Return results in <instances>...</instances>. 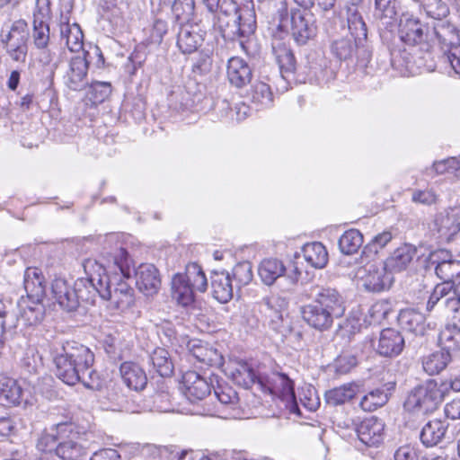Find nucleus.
Masks as SVG:
<instances>
[{
	"instance_id": "nucleus-42",
	"label": "nucleus",
	"mask_w": 460,
	"mask_h": 460,
	"mask_svg": "<svg viewBox=\"0 0 460 460\" xmlns=\"http://www.w3.org/2000/svg\"><path fill=\"white\" fill-rule=\"evenodd\" d=\"M302 252L305 260L314 268L322 269L328 261V252L319 242L305 244Z\"/></svg>"
},
{
	"instance_id": "nucleus-50",
	"label": "nucleus",
	"mask_w": 460,
	"mask_h": 460,
	"mask_svg": "<svg viewBox=\"0 0 460 460\" xmlns=\"http://www.w3.org/2000/svg\"><path fill=\"white\" fill-rule=\"evenodd\" d=\"M423 9L426 14L435 20H443L449 14V6L443 0H425Z\"/></svg>"
},
{
	"instance_id": "nucleus-23",
	"label": "nucleus",
	"mask_w": 460,
	"mask_h": 460,
	"mask_svg": "<svg viewBox=\"0 0 460 460\" xmlns=\"http://www.w3.org/2000/svg\"><path fill=\"white\" fill-rule=\"evenodd\" d=\"M367 271L364 284L367 289L380 292L392 286L394 277L385 263L380 266L371 264Z\"/></svg>"
},
{
	"instance_id": "nucleus-15",
	"label": "nucleus",
	"mask_w": 460,
	"mask_h": 460,
	"mask_svg": "<svg viewBox=\"0 0 460 460\" xmlns=\"http://www.w3.org/2000/svg\"><path fill=\"white\" fill-rule=\"evenodd\" d=\"M89 62L85 57L76 56L70 59L63 76L64 84L72 91H82L88 86Z\"/></svg>"
},
{
	"instance_id": "nucleus-4",
	"label": "nucleus",
	"mask_w": 460,
	"mask_h": 460,
	"mask_svg": "<svg viewBox=\"0 0 460 460\" xmlns=\"http://www.w3.org/2000/svg\"><path fill=\"white\" fill-rule=\"evenodd\" d=\"M443 397V392L438 383L429 379L410 391L403 406L408 411L429 413L438 407Z\"/></svg>"
},
{
	"instance_id": "nucleus-62",
	"label": "nucleus",
	"mask_w": 460,
	"mask_h": 460,
	"mask_svg": "<svg viewBox=\"0 0 460 460\" xmlns=\"http://www.w3.org/2000/svg\"><path fill=\"white\" fill-rule=\"evenodd\" d=\"M392 311L391 304L386 300L376 302L369 309V315L376 323H381L387 319Z\"/></svg>"
},
{
	"instance_id": "nucleus-7",
	"label": "nucleus",
	"mask_w": 460,
	"mask_h": 460,
	"mask_svg": "<svg viewBox=\"0 0 460 460\" xmlns=\"http://www.w3.org/2000/svg\"><path fill=\"white\" fill-rule=\"evenodd\" d=\"M57 433L61 442L56 448V456L64 460H81L86 456L85 447L82 444L84 433L78 426L72 422H63L56 425Z\"/></svg>"
},
{
	"instance_id": "nucleus-30",
	"label": "nucleus",
	"mask_w": 460,
	"mask_h": 460,
	"mask_svg": "<svg viewBox=\"0 0 460 460\" xmlns=\"http://www.w3.org/2000/svg\"><path fill=\"white\" fill-rule=\"evenodd\" d=\"M213 296L220 303H227L233 297L234 286L231 275L226 271L214 272L211 276Z\"/></svg>"
},
{
	"instance_id": "nucleus-57",
	"label": "nucleus",
	"mask_w": 460,
	"mask_h": 460,
	"mask_svg": "<svg viewBox=\"0 0 460 460\" xmlns=\"http://www.w3.org/2000/svg\"><path fill=\"white\" fill-rule=\"evenodd\" d=\"M252 99L262 107H269L272 102V93L268 84L260 82L254 85Z\"/></svg>"
},
{
	"instance_id": "nucleus-6",
	"label": "nucleus",
	"mask_w": 460,
	"mask_h": 460,
	"mask_svg": "<svg viewBox=\"0 0 460 460\" xmlns=\"http://www.w3.org/2000/svg\"><path fill=\"white\" fill-rule=\"evenodd\" d=\"M49 0H37L36 9L33 12L32 29L30 35L33 47L44 52L41 61L45 64H49L52 60V56L49 52V46L51 45L50 28L45 20L49 16Z\"/></svg>"
},
{
	"instance_id": "nucleus-18",
	"label": "nucleus",
	"mask_w": 460,
	"mask_h": 460,
	"mask_svg": "<svg viewBox=\"0 0 460 460\" xmlns=\"http://www.w3.org/2000/svg\"><path fill=\"white\" fill-rule=\"evenodd\" d=\"M359 440L368 446L376 447L384 439L385 423L381 419L372 416L363 420L357 427Z\"/></svg>"
},
{
	"instance_id": "nucleus-1",
	"label": "nucleus",
	"mask_w": 460,
	"mask_h": 460,
	"mask_svg": "<svg viewBox=\"0 0 460 460\" xmlns=\"http://www.w3.org/2000/svg\"><path fill=\"white\" fill-rule=\"evenodd\" d=\"M94 355L91 349L75 341L64 342L54 358L56 375L65 384L82 383L92 390H101L102 382L93 369Z\"/></svg>"
},
{
	"instance_id": "nucleus-59",
	"label": "nucleus",
	"mask_w": 460,
	"mask_h": 460,
	"mask_svg": "<svg viewBox=\"0 0 460 460\" xmlns=\"http://www.w3.org/2000/svg\"><path fill=\"white\" fill-rule=\"evenodd\" d=\"M190 351L192 356L197 358L199 362L211 365L215 361V357L217 356V350L208 349L199 342L194 341Z\"/></svg>"
},
{
	"instance_id": "nucleus-32",
	"label": "nucleus",
	"mask_w": 460,
	"mask_h": 460,
	"mask_svg": "<svg viewBox=\"0 0 460 460\" xmlns=\"http://www.w3.org/2000/svg\"><path fill=\"white\" fill-rule=\"evenodd\" d=\"M425 320L424 314L413 308L402 309L398 315L401 327L416 335L425 334Z\"/></svg>"
},
{
	"instance_id": "nucleus-22",
	"label": "nucleus",
	"mask_w": 460,
	"mask_h": 460,
	"mask_svg": "<svg viewBox=\"0 0 460 460\" xmlns=\"http://www.w3.org/2000/svg\"><path fill=\"white\" fill-rule=\"evenodd\" d=\"M184 395L191 402L201 401L210 394V385L194 371L183 375Z\"/></svg>"
},
{
	"instance_id": "nucleus-52",
	"label": "nucleus",
	"mask_w": 460,
	"mask_h": 460,
	"mask_svg": "<svg viewBox=\"0 0 460 460\" xmlns=\"http://www.w3.org/2000/svg\"><path fill=\"white\" fill-rule=\"evenodd\" d=\"M356 45L348 38L334 40L331 44L332 53L341 60H346L352 57Z\"/></svg>"
},
{
	"instance_id": "nucleus-64",
	"label": "nucleus",
	"mask_w": 460,
	"mask_h": 460,
	"mask_svg": "<svg viewBox=\"0 0 460 460\" xmlns=\"http://www.w3.org/2000/svg\"><path fill=\"white\" fill-rule=\"evenodd\" d=\"M449 49L441 58L444 63H448L454 71L460 75V45L452 43Z\"/></svg>"
},
{
	"instance_id": "nucleus-13",
	"label": "nucleus",
	"mask_w": 460,
	"mask_h": 460,
	"mask_svg": "<svg viewBox=\"0 0 460 460\" xmlns=\"http://www.w3.org/2000/svg\"><path fill=\"white\" fill-rule=\"evenodd\" d=\"M90 267H97L96 272L91 274L88 279H81L75 282L77 296V306L81 301L86 303H93L96 295H99V279H102L104 276H108V274L105 273V270L96 261H88L84 264L85 271Z\"/></svg>"
},
{
	"instance_id": "nucleus-19",
	"label": "nucleus",
	"mask_w": 460,
	"mask_h": 460,
	"mask_svg": "<svg viewBox=\"0 0 460 460\" xmlns=\"http://www.w3.org/2000/svg\"><path fill=\"white\" fill-rule=\"evenodd\" d=\"M404 344V338L399 331L386 328L380 332L376 351L384 357H397L402 351Z\"/></svg>"
},
{
	"instance_id": "nucleus-43",
	"label": "nucleus",
	"mask_w": 460,
	"mask_h": 460,
	"mask_svg": "<svg viewBox=\"0 0 460 460\" xmlns=\"http://www.w3.org/2000/svg\"><path fill=\"white\" fill-rule=\"evenodd\" d=\"M358 392V386L354 384H346L339 387L328 390L325 394V402L331 406H338L353 399Z\"/></svg>"
},
{
	"instance_id": "nucleus-44",
	"label": "nucleus",
	"mask_w": 460,
	"mask_h": 460,
	"mask_svg": "<svg viewBox=\"0 0 460 460\" xmlns=\"http://www.w3.org/2000/svg\"><path fill=\"white\" fill-rule=\"evenodd\" d=\"M184 278V280L192 288V289L203 293L207 290L208 281L202 268L195 262L186 266L184 273H178Z\"/></svg>"
},
{
	"instance_id": "nucleus-20",
	"label": "nucleus",
	"mask_w": 460,
	"mask_h": 460,
	"mask_svg": "<svg viewBox=\"0 0 460 460\" xmlns=\"http://www.w3.org/2000/svg\"><path fill=\"white\" fill-rule=\"evenodd\" d=\"M395 389L394 382H388L380 387L374 388L364 394L359 402V407L364 411H374L387 403Z\"/></svg>"
},
{
	"instance_id": "nucleus-29",
	"label": "nucleus",
	"mask_w": 460,
	"mask_h": 460,
	"mask_svg": "<svg viewBox=\"0 0 460 460\" xmlns=\"http://www.w3.org/2000/svg\"><path fill=\"white\" fill-rule=\"evenodd\" d=\"M215 395L226 411V418L237 419L241 417L239 398L237 393L228 385H218L214 388Z\"/></svg>"
},
{
	"instance_id": "nucleus-10",
	"label": "nucleus",
	"mask_w": 460,
	"mask_h": 460,
	"mask_svg": "<svg viewBox=\"0 0 460 460\" xmlns=\"http://www.w3.org/2000/svg\"><path fill=\"white\" fill-rule=\"evenodd\" d=\"M291 36L297 45L303 46L316 36L317 26L312 13L295 9L290 13Z\"/></svg>"
},
{
	"instance_id": "nucleus-9",
	"label": "nucleus",
	"mask_w": 460,
	"mask_h": 460,
	"mask_svg": "<svg viewBox=\"0 0 460 460\" xmlns=\"http://www.w3.org/2000/svg\"><path fill=\"white\" fill-rule=\"evenodd\" d=\"M259 387L261 391L276 395L286 402L291 411L297 409L294 382L288 375L279 372L265 374L259 379Z\"/></svg>"
},
{
	"instance_id": "nucleus-11",
	"label": "nucleus",
	"mask_w": 460,
	"mask_h": 460,
	"mask_svg": "<svg viewBox=\"0 0 460 460\" xmlns=\"http://www.w3.org/2000/svg\"><path fill=\"white\" fill-rule=\"evenodd\" d=\"M398 33L401 40L408 46L415 47L428 43L427 26L413 14L402 13Z\"/></svg>"
},
{
	"instance_id": "nucleus-16",
	"label": "nucleus",
	"mask_w": 460,
	"mask_h": 460,
	"mask_svg": "<svg viewBox=\"0 0 460 460\" xmlns=\"http://www.w3.org/2000/svg\"><path fill=\"white\" fill-rule=\"evenodd\" d=\"M136 285L145 296H154L161 288V278L158 270L153 264H141L135 271Z\"/></svg>"
},
{
	"instance_id": "nucleus-48",
	"label": "nucleus",
	"mask_w": 460,
	"mask_h": 460,
	"mask_svg": "<svg viewBox=\"0 0 460 460\" xmlns=\"http://www.w3.org/2000/svg\"><path fill=\"white\" fill-rule=\"evenodd\" d=\"M363 234L358 229H349L344 232L339 239V247L344 254H353L363 244Z\"/></svg>"
},
{
	"instance_id": "nucleus-39",
	"label": "nucleus",
	"mask_w": 460,
	"mask_h": 460,
	"mask_svg": "<svg viewBox=\"0 0 460 460\" xmlns=\"http://www.w3.org/2000/svg\"><path fill=\"white\" fill-rule=\"evenodd\" d=\"M285 270L286 268L281 261L271 258L261 262L258 273L263 283L270 286L284 274Z\"/></svg>"
},
{
	"instance_id": "nucleus-47",
	"label": "nucleus",
	"mask_w": 460,
	"mask_h": 460,
	"mask_svg": "<svg viewBox=\"0 0 460 460\" xmlns=\"http://www.w3.org/2000/svg\"><path fill=\"white\" fill-rule=\"evenodd\" d=\"M396 15L395 0H375L374 19L382 26L393 23Z\"/></svg>"
},
{
	"instance_id": "nucleus-8",
	"label": "nucleus",
	"mask_w": 460,
	"mask_h": 460,
	"mask_svg": "<svg viewBox=\"0 0 460 460\" xmlns=\"http://www.w3.org/2000/svg\"><path fill=\"white\" fill-rule=\"evenodd\" d=\"M99 296L110 301V306L121 313L130 309L135 304L134 290L125 281L113 283L111 277L99 279Z\"/></svg>"
},
{
	"instance_id": "nucleus-45",
	"label": "nucleus",
	"mask_w": 460,
	"mask_h": 460,
	"mask_svg": "<svg viewBox=\"0 0 460 460\" xmlns=\"http://www.w3.org/2000/svg\"><path fill=\"white\" fill-rule=\"evenodd\" d=\"M451 360V355L445 350L433 352L422 358L423 370L429 376L440 373Z\"/></svg>"
},
{
	"instance_id": "nucleus-38",
	"label": "nucleus",
	"mask_w": 460,
	"mask_h": 460,
	"mask_svg": "<svg viewBox=\"0 0 460 460\" xmlns=\"http://www.w3.org/2000/svg\"><path fill=\"white\" fill-rule=\"evenodd\" d=\"M260 3L259 9L262 12L271 13L273 15H276L279 23L277 24V29L281 33L286 32V26L283 24V22L288 21V3L286 0H258Z\"/></svg>"
},
{
	"instance_id": "nucleus-12",
	"label": "nucleus",
	"mask_w": 460,
	"mask_h": 460,
	"mask_svg": "<svg viewBox=\"0 0 460 460\" xmlns=\"http://www.w3.org/2000/svg\"><path fill=\"white\" fill-rule=\"evenodd\" d=\"M346 20L349 31L354 39L358 49H362L365 59L368 60L371 51L368 49L367 42V26L357 6H346Z\"/></svg>"
},
{
	"instance_id": "nucleus-2",
	"label": "nucleus",
	"mask_w": 460,
	"mask_h": 460,
	"mask_svg": "<svg viewBox=\"0 0 460 460\" xmlns=\"http://www.w3.org/2000/svg\"><path fill=\"white\" fill-rule=\"evenodd\" d=\"M346 307L343 297L334 288H322L313 303L303 306L302 317L312 328L324 332L329 330L334 319L341 318Z\"/></svg>"
},
{
	"instance_id": "nucleus-58",
	"label": "nucleus",
	"mask_w": 460,
	"mask_h": 460,
	"mask_svg": "<svg viewBox=\"0 0 460 460\" xmlns=\"http://www.w3.org/2000/svg\"><path fill=\"white\" fill-rule=\"evenodd\" d=\"M392 234L389 231H385L377 234L364 247L363 254L367 257L376 255L380 249H383L392 240Z\"/></svg>"
},
{
	"instance_id": "nucleus-37",
	"label": "nucleus",
	"mask_w": 460,
	"mask_h": 460,
	"mask_svg": "<svg viewBox=\"0 0 460 460\" xmlns=\"http://www.w3.org/2000/svg\"><path fill=\"white\" fill-rule=\"evenodd\" d=\"M284 301L279 297L271 296L263 298L260 304L261 312L269 319V323L272 329L279 328L282 321V305Z\"/></svg>"
},
{
	"instance_id": "nucleus-53",
	"label": "nucleus",
	"mask_w": 460,
	"mask_h": 460,
	"mask_svg": "<svg viewBox=\"0 0 460 460\" xmlns=\"http://www.w3.org/2000/svg\"><path fill=\"white\" fill-rule=\"evenodd\" d=\"M252 277V267L249 261L239 262L233 269V278L235 281V287L238 288L248 285Z\"/></svg>"
},
{
	"instance_id": "nucleus-63",
	"label": "nucleus",
	"mask_w": 460,
	"mask_h": 460,
	"mask_svg": "<svg viewBox=\"0 0 460 460\" xmlns=\"http://www.w3.org/2000/svg\"><path fill=\"white\" fill-rule=\"evenodd\" d=\"M113 263L118 267L124 278L130 277V259L128 258V253L126 249L120 248L117 251L113 257Z\"/></svg>"
},
{
	"instance_id": "nucleus-35",
	"label": "nucleus",
	"mask_w": 460,
	"mask_h": 460,
	"mask_svg": "<svg viewBox=\"0 0 460 460\" xmlns=\"http://www.w3.org/2000/svg\"><path fill=\"white\" fill-rule=\"evenodd\" d=\"M415 253V248L411 245L404 244L397 248L393 254L387 258L385 264L391 272H400L407 268L412 261Z\"/></svg>"
},
{
	"instance_id": "nucleus-28",
	"label": "nucleus",
	"mask_w": 460,
	"mask_h": 460,
	"mask_svg": "<svg viewBox=\"0 0 460 460\" xmlns=\"http://www.w3.org/2000/svg\"><path fill=\"white\" fill-rule=\"evenodd\" d=\"M119 371L124 384L129 389L138 391L144 389L146 385V375L137 364L124 362L121 364Z\"/></svg>"
},
{
	"instance_id": "nucleus-41",
	"label": "nucleus",
	"mask_w": 460,
	"mask_h": 460,
	"mask_svg": "<svg viewBox=\"0 0 460 460\" xmlns=\"http://www.w3.org/2000/svg\"><path fill=\"white\" fill-rule=\"evenodd\" d=\"M438 341L442 349L449 354L451 351H459L460 325L456 323L447 324L439 332Z\"/></svg>"
},
{
	"instance_id": "nucleus-17",
	"label": "nucleus",
	"mask_w": 460,
	"mask_h": 460,
	"mask_svg": "<svg viewBox=\"0 0 460 460\" xmlns=\"http://www.w3.org/2000/svg\"><path fill=\"white\" fill-rule=\"evenodd\" d=\"M434 226L439 237L449 242L460 231V206L438 214Z\"/></svg>"
},
{
	"instance_id": "nucleus-61",
	"label": "nucleus",
	"mask_w": 460,
	"mask_h": 460,
	"mask_svg": "<svg viewBox=\"0 0 460 460\" xmlns=\"http://www.w3.org/2000/svg\"><path fill=\"white\" fill-rule=\"evenodd\" d=\"M358 364L355 355L348 352L341 354L334 361L333 368L335 373L345 375L349 373Z\"/></svg>"
},
{
	"instance_id": "nucleus-34",
	"label": "nucleus",
	"mask_w": 460,
	"mask_h": 460,
	"mask_svg": "<svg viewBox=\"0 0 460 460\" xmlns=\"http://www.w3.org/2000/svg\"><path fill=\"white\" fill-rule=\"evenodd\" d=\"M84 34L77 23H60V40L71 52H77L83 48Z\"/></svg>"
},
{
	"instance_id": "nucleus-36",
	"label": "nucleus",
	"mask_w": 460,
	"mask_h": 460,
	"mask_svg": "<svg viewBox=\"0 0 460 460\" xmlns=\"http://www.w3.org/2000/svg\"><path fill=\"white\" fill-rule=\"evenodd\" d=\"M22 387L17 381L7 377H0V404L16 405L20 402L22 396Z\"/></svg>"
},
{
	"instance_id": "nucleus-25",
	"label": "nucleus",
	"mask_w": 460,
	"mask_h": 460,
	"mask_svg": "<svg viewBox=\"0 0 460 460\" xmlns=\"http://www.w3.org/2000/svg\"><path fill=\"white\" fill-rule=\"evenodd\" d=\"M24 289L33 304H40L46 295L44 277L37 268H28L24 272Z\"/></svg>"
},
{
	"instance_id": "nucleus-21",
	"label": "nucleus",
	"mask_w": 460,
	"mask_h": 460,
	"mask_svg": "<svg viewBox=\"0 0 460 460\" xmlns=\"http://www.w3.org/2000/svg\"><path fill=\"white\" fill-rule=\"evenodd\" d=\"M51 292L56 302L64 310L72 312L77 308L75 284L72 287L66 279L58 278L52 281Z\"/></svg>"
},
{
	"instance_id": "nucleus-60",
	"label": "nucleus",
	"mask_w": 460,
	"mask_h": 460,
	"mask_svg": "<svg viewBox=\"0 0 460 460\" xmlns=\"http://www.w3.org/2000/svg\"><path fill=\"white\" fill-rule=\"evenodd\" d=\"M172 11L177 21H187L194 11L193 0H174Z\"/></svg>"
},
{
	"instance_id": "nucleus-3",
	"label": "nucleus",
	"mask_w": 460,
	"mask_h": 460,
	"mask_svg": "<svg viewBox=\"0 0 460 460\" xmlns=\"http://www.w3.org/2000/svg\"><path fill=\"white\" fill-rule=\"evenodd\" d=\"M225 16L227 36L231 39L249 37L256 29L255 13L250 8L241 7L234 0H223L218 6Z\"/></svg>"
},
{
	"instance_id": "nucleus-27",
	"label": "nucleus",
	"mask_w": 460,
	"mask_h": 460,
	"mask_svg": "<svg viewBox=\"0 0 460 460\" xmlns=\"http://www.w3.org/2000/svg\"><path fill=\"white\" fill-rule=\"evenodd\" d=\"M203 40V34L197 26L187 24L178 33L177 46L182 53L190 54L198 50Z\"/></svg>"
},
{
	"instance_id": "nucleus-5",
	"label": "nucleus",
	"mask_w": 460,
	"mask_h": 460,
	"mask_svg": "<svg viewBox=\"0 0 460 460\" xmlns=\"http://www.w3.org/2000/svg\"><path fill=\"white\" fill-rule=\"evenodd\" d=\"M30 31L23 19L14 21L9 29H2L0 40L13 61L24 63L28 55Z\"/></svg>"
},
{
	"instance_id": "nucleus-24",
	"label": "nucleus",
	"mask_w": 460,
	"mask_h": 460,
	"mask_svg": "<svg viewBox=\"0 0 460 460\" xmlns=\"http://www.w3.org/2000/svg\"><path fill=\"white\" fill-rule=\"evenodd\" d=\"M226 75L232 85L236 88H243L251 82L252 71L243 58L233 57L228 59Z\"/></svg>"
},
{
	"instance_id": "nucleus-51",
	"label": "nucleus",
	"mask_w": 460,
	"mask_h": 460,
	"mask_svg": "<svg viewBox=\"0 0 460 460\" xmlns=\"http://www.w3.org/2000/svg\"><path fill=\"white\" fill-rule=\"evenodd\" d=\"M458 169H460V161L456 157H448L434 162L429 168H427L426 172L428 175L435 176L446 172H453Z\"/></svg>"
},
{
	"instance_id": "nucleus-26",
	"label": "nucleus",
	"mask_w": 460,
	"mask_h": 460,
	"mask_svg": "<svg viewBox=\"0 0 460 460\" xmlns=\"http://www.w3.org/2000/svg\"><path fill=\"white\" fill-rule=\"evenodd\" d=\"M409 55L410 57L405 58L407 68L413 69V66H416L420 72H432L436 69L435 56L431 51V46L429 42L420 45L414 53Z\"/></svg>"
},
{
	"instance_id": "nucleus-14",
	"label": "nucleus",
	"mask_w": 460,
	"mask_h": 460,
	"mask_svg": "<svg viewBox=\"0 0 460 460\" xmlns=\"http://www.w3.org/2000/svg\"><path fill=\"white\" fill-rule=\"evenodd\" d=\"M429 265L434 266L435 273L443 281L454 284V279L460 277V261L453 259L447 250H438L429 255Z\"/></svg>"
},
{
	"instance_id": "nucleus-49",
	"label": "nucleus",
	"mask_w": 460,
	"mask_h": 460,
	"mask_svg": "<svg viewBox=\"0 0 460 460\" xmlns=\"http://www.w3.org/2000/svg\"><path fill=\"white\" fill-rule=\"evenodd\" d=\"M154 368L161 376H170L173 371V364L170 358L169 352L163 349H155L150 356Z\"/></svg>"
},
{
	"instance_id": "nucleus-31",
	"label": "nucleus",
	"mask_w": 460,
	"mask_h": 460,
	"mask_svg": "<svg viewBox=\"0 0 460 460\" xmlns=\"http://www.w3.org/2000/svg\"><path fill=\"white\" fill-rule=\"evenodd\" d=\"M448 423L446 420H429L421 429L420 440L426 447H434L439 444L445 438Z\"/></svg>"
},
{
	"instance_id": "nucleus-55",
	"label": "nucleus",
	"mask_w": 460,
	"mask_h": 460,
	"mask_svg": "<svg viewBox=\"0 0 460 460\" xmlns=\"http://www.w3.org/2000/svg\"><path fill=\"white\" fill-rule=\"evenodd\" d=\"M34 305V306L27 305L26 307L22 308L19 321L26 326L36 325L40 323L43 319V306L40 304Z\"/></svg>"
},
{
	"instance_id": "nucleus-33",
	"label": "nucleus",
	"mask_w": 460,
	"mask_h": 460,
	"mask_svg": "<svg viewBox=\"0 0 460 460\" xmlns=\"http://www.w3.org/2000/svg\"><path fill=\"white\" fill-rule=\"evenodd\" d=\"M271 47L272 53L281 73L294 72L296 69V58L290 48L279 39L273 40Z\"/></svg>"
},
{
	"instance_id": "nucleus-54",
	"label": "nucleus",
	"mask_w": 460,
	"mask_h": 460,
	"mask_svg": "<svg viewBox=\"0 0 460 460\" xmlns=\"http://www.w3.org/2000/svg\"><path fill=\"white\" fill-rule=\"evenodd\" d=\"M89 87V98L94 105L103 102L111 93V84L108 82L95 81Z\"/></svg>"
},
{
	"instance_id": "nucleus-40",
	"label": "nucleus",
	"mask_w": 460,
	"mask_h": 460,
	"mask_svg": "<svg viewBox=\"0 0 460 460\" xmlns=\"http://www.w3.org/2000/svg\"><path fill=\"white\" fill-rule=\"evenodd\" d=\"M196 290L184 280V278L175 274L172 279V296L182 306H187L194 301Z\"/></svg>"
},
{
	"instance_id": "nucleus-46",
	"label": "nucleus",
	"mask_w": 460,
	"mask_h": 460,
	"mask_svg": "<svg viewBox=\"0 0 460 460\" xmlns=\"http://www.w3.org/2000/svg\"><path fill=\"white\" fill-rule=\"evenodd\" d=\"M262 375H257L254 369L246 362L238 363L232 376L235 384L244 388H250L253 385L259 386V379Z\"/></svg>"
},
{
	"instance_id": "nucleus-56",
	"label": "nucleus",
	"mask_w": 460,
	"mask_h": 460,
	"mask_svg": "<svg viewBox=\"0 0 460 460\" xmlns=\"http://www.w3.org/2000/svg\"><path fill=\"white\" fill-rule=\"evenodd\" d=\"M434 34L439 42L446 46L451 45L457 38L456 27L444 22L434 26Z\"/></svg>"
}]
</instances>
